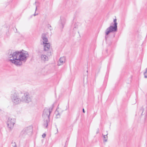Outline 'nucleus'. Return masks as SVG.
Listing matches in <instances>:
<instances>
[{
    "label": "nucleus",
    "mask_w": 147,
    "mask_h": 147,
    "mask_svg": "<svg viewBox=\"0 0 147 147\" xmlns=\"http://www.w3.org/2000/svg\"><path fill=\"white\" fill-rule=\"evenodd\" d=\"M38 53L39 54V53H41V52L40 51L38 50Z\"/></svg>",
    "instance_id": "b1692460"
},
{
    "label": "nucleus",
    "mask_w": 147,
    "mask_h": 147,
    "mask_svg": "<svg viewBox=\"0 0 147 147\" xmlns=\"http://www.w3.org/2000/svg\"><path fill=\"white\" fill-rule=\"evenodd\" d=\"M29 54L28 52L23 50L20 51V54L19 56L18 62V66H20L22 64V61H26L27 59V57H28Z\"/></svg>",
    "instance_id": "f03ea898"
},
{
    "label": "nucleus",
    "mask_w": 147,
    "mask_h": 147,
    "mask_svg": "<svg viewBox=\"0 0 147 147\" xmlns=\"http://www.w3.org/2000/svg\"><path fill=\"white\" fill-rule=\"evenodd\" d=\"M108 134L105 135H103V138H104V142H106L107 141V135Z\"/></svg>",
    "instance_id": "dca6fc26"
},
{
    "label": "nucleus",
    "mask_w": 147,
    "mask_h": 147,
    "mask_svg": "<svg viewBox=\"0 0 147 147\" xmlns=\"http://www.w3.org/2000/svg\"><path fill=\"white\" fill-rule=\"evenodd\" d=\"M144 111V109L142 108H141L140 110V111L141 112H142L141 114L142 115H143L142 114L143 112Z\"/></svg>",
    "instance_id": "aec40b11"
},
{
    "label": "nucleus",
    "mask_w": 147,
    "mask_h": 147,
    "mask_svg": "<svg viewBox=\"0 0 147 147\" xmlns=\"http://www.w3.org/2000/svg\"><path fill=\"white\" fill-rule=\"evenodd\" d=\"M46 134L45 133L43 134L42 135V137L43 138H45L46 137Z\"/></svg>",
    "instance_id": "412c9836"
},
{
    "label": "nucleus",
    "mask_w": 147,
    "mask_h": 147,
    "mask_svg": "<svg viewBox=\"0 0 147 147\" xmlns=\"http://www.w3.org/2000/svg\"><path fill=\"white\" fill-rule=\"evenodd\" d=\"M12 144H13V147H17L16 144L15 142H14L13 143V142H12Z\"/></svg>",
    "instance_id": "a211bd4d"
},
{
    "label": "nucleus",
    "mask_w": 147,
    "mask_h": 147,
    "mask_svg": "<svg viewBox=\"0 0 147 147\" xmlns=\"http://www.w3.org/2000/svg\"><path fill=\"white\" fill-rule=\"evenodd\" d=\"M22 94V93H18L16 91H14L12 93L11 95V98L13 102L15 105L18 104L20 103L21 102Z\"/></svg>",
    "instance_id": "f257e3e1"
},
{
    "label": "nucleus",
    "mask_w": 147,
    "mask_h": 147,
    "mask_svg": "<svg viewBox=\"0 0 147 147\" xmlns=\"http://www.w3.org/2000/svg\"><path fill=\"white\" fill-rule=\"evenodd\" d=\"M114 24L112 23L111 24H113V26H111L108 28H107L105 31V38L106 40L107 39V36L110 32H116L117 31V19L115 18L113 20Z\"/></svg>",
    "instance_id": "7ed1b4c3"
},
{
    "label": "nucleus",
    "mask_w": 147,
    "mask_h": 147,
    "mask_svg": "<svg viewBox=\"0 0 147 147\" xmlns=\"http://www.w3.org/2000/svg\"><path fill=\"white\" fill-rule=\"evenodd\" d=\"M55 113L56 114V117L57 118H59L60 117V114L59 113L58 111H57V110H56V111H55Z\"/></svg>",
    "instance_id": "2eb2a0df"
},
{
    "label": "nucleus",
    "mask_w": 147,
    "mask_h": 147,
    "mask_svg": "<svg viewBox=\"0 0 147 147\" xmlns=\"http://www.w3.org/2000/svg\"><path fill=\"white\" fill-rule=\"evenodd\" d=\"M22 102H24L26 103H29L31 102L32 98L30 96L29 93L28 92H26L24 93H22L21 96Z\"/></svg>",
    "instance_id": "423d86ee"
},
{
    "label": "nucleus",
    "mask_w": 147,
    "mask_h": 147,
    "mask_svg": "<svg viewBox=\"0 0 147 147\" xmlns=\"http://www.w3.org/2000/svg\"><path fill=\"white\" fill-rule=\"evenodd\" d=\"M36 3H38V2H37L36 1H35V3H34V4H35V5H36ZM37 6H36V10H35V13H34V14H33V15H34V16H36V15H38V14H37H37H35L36 12V10H37Z\"/></svg>",
    "instance_id": "f3484780"
},
{
    "label": "nucleus",
    "mask_w": 147,
    "mask_h": 147,
    "mask_svg": "<svg viewBox=\"0 0 147 147\" xmlns=\"http://www.w3.org/2000/svg\"><path fill=\"white\" fill-rule=\"evenodd\" d=\"M16 31H17V29H16Z\"/></svg>",
    "instance_id": "c85d7f7f"
},
{
    "label": "nucleus",
    "mask_w": 147,
    "mask_h": 147,
    "mask_svg": "<svg viewBox=\"0 0 147 147\" xmlns=\"http://www.w3.org/2000/svg\"><path fill=\"white\" fill-rule=\"evenodd\" d=\"M41 60L44 61L48 60V57L45 55H42L41 56Z\"/></svg>",
    "instance_id": "4468645a"
},
{
    "label": "nucleus",
    "mask_w": 147,
    "mask_h": 147,
    "mask_svg": "<svg viewBox=\"0 0 147 147\" xmlns=\"http://www.w3.org/2000/svg\"><path fill=\"white\" fill-rule=\"evenodd\" d=\"M42 38L43 41V44H45L47 43V42L48 41V39L45 33H43L42 34Z\"/></svg>",
    "instance_id": "9b49d317"
},
{
    "label": "nucleus",
    "mask_w": 147,
    "mask_h": 147,
    "mask_svg": "<svg viewBox=\"0 0 147 147\" xmlns=\"http://www.w3.org/2000/svg\"><path fill=\"white\" fill-rule=\"evenodd\" d=\"M32 131V126H30L28 127L24 128L21 131L20 137H24L26 134H31Z\"/></svg>",
    "instance_id": "0eeeda50"
},
{
    "label": "nucleus",
    "mask_w": 147,
    "mask_h": 147,
    "mask_svg": "<svg viewBox=\"0 0 147 147\" xmlns=\"http://www.w3.org/2000/svg\"><path fill=\"white\" fill-rule=\"evenodd\" d=\"M145 71H146V72H147V67Z\"/></svg>",
    "instance_id": "a878e982"
},
{
    "label": "nucleus",
    "mask_w": 147,
    "mask_h": 147,
    "mask_svg": "<svg viewBox=\"0 0 147 147\" xmlns=\"http://www.w3.org/2000/svg\"><path fill=\"white\" fill-rule=\"evenodd\" d=\"M99 130L98 129V130L96 132V133L97 134L99 132Z\"/></svg>",
    "instance_id": "393cba45"
},
{
    "label": "nucleus",
    "mask_w": 147,
    "mask_h": 147,
    "mask_svg": "<svg viewBox=\"0 0 147 147\" xmlns=\"http://www.w3.org/2000/svg\"><path fill=\"white\" fill-rule=\"evenodd\" d=\"M12 54L10 55L9 56V58H11V57H12V58H13V56H12Z\"/></svg>",
    "instance_id": "4be33fe9"
},
{
    "label": "nucleus",
    "mask_w": 147,
    "mask_h": 147,
    "mask_svg": "<svg viewBox=\"0 0 147 147\" xmlns=\"http://www.w3.org/2000/svg\"><path fill=\"white\" fill-rule=\"evenodd\" d=\"M44 121L43 123V126L45 128H47L48 126V123L50 121V118H44Z\"/></svg>",
    "instance_id": "9d476101"
},
{
    "label": "nucleus",
    "mask_w": 147,
    "mask_h": 147,
    "mask_svg": "<svg viewBox=\"0 0 147 147\" xmlns=\"http://www.w3.org/2000/svg\"><path fill=\"white\" fill-rule=\"evenodd\" d=\"M82 111L83 113H85V111L84 109V108L82 109Z\"/></svg>",
    "instance_id": "5701e85b"
},
{
    "label": "nucleus",
    "mask_w": 147,
    "mask_h": 147,
    "mask_svg": "<svg viewBox=\"0 0 147 147\" xmlns=\"http://www.w3.org/2000/svg\"><path fill=\"white\" fill-rule=\"evenodd\" d=\"M57 131L58 132V129L57 128Z\"/></svg>",
    "instance_id": "cd10ccee"
},
{
    "label": "nucleus",
    "mask_w": 147,
    "mask_h": 147,
    "mask_svg": "<svg viewBox=\"0 0 147 147\" xmlns=\"http://www.w3.org/2000/svg\"><path fill=\"white\" fill-rule=\"evenodd\" d=\"M54 107V104L52 105V107L49 109L45 108L43 111L42 117L43 118H50V114Z\"/></svg>",
    "instance_id": "39448f33"
},
{
    "label": "nucleus",
    "mask_w": 147,
    "mask_h": 147,
    "mask_svg": "<svg viewBox=\"0 0 147 147\" xmlns=\"http://www.w3.org/2000/svg\"><path fill=\"white\" fill-rule=\"evenodd\" d=\"M77 28V27H76V26H75V27H74V28Z\"/></svg>",
    "instance_id": "bb28decb"
},
{
    "label": "nucleus",
    "mask_w": 147,
    "mask_h": 147,
    "mask_svg": "<svg viewBox=\"0 0 147 147\" xmlns=\"http://www.w3.org/2000/svg\"><path fill=\"white\" fill-rule=\"evenodd\" d=\"M65 58L64 57H61L59 59V62H58V65H62L65 62Z\"/></svg>",
    "instance_id": "ddd939ff"
},
{
    "label": "nucleus",
    "mask_w": 147,
    "mask_h": 147,
    "mask_svg": "<svg viewBox=\"0 0 147 147\" xmlns=\"http://www.w3.org/2000/svg\"><path fill=\"white\" fill-rule=\"evenodd\" d=\"M20 54V51H16L13 52L12 56H13V59H9V61L11 63L14 64L15 65L18 66V62L19 56Z\"/></svg>",
    "instance_id": "20e7f679"
},
{
    "label": "nucleus",
    "mask_w": 147,
    "mask_h": 147,
    "mask_svg": "<svg viewBox=\"0 0 147 147\" xmlns=\"http://www.w3.org/2000/svg\"><path fill=\"white\" fill-rule=\"evenodd\" d=\"M16 120L15 119H12L10 117H9L7 122V124L8 127L10 128H12L13 127L14 124L15 123Z\"/></svg>",
    "instance_id": "6e6552de"
},
{
    "label": "nucleus",
    "mask_w": 147,
    "mask_h": 147,
    "mask_svg": "<svg viewBox=\"0 0 147 147\" xmlns=\"http://www.w3.org/2000/svg\"><path fill=\"white\" fill-rule=\"evenodd\" d=\"M65 22L66 20L65 18L63 16H61L60 20L59 21V26L62 28H63Z\"/></svg>",
    "instance_id": "1a4fd4ad"
},
{
    "label": "nucleus",
    "mask_w": 147,
    "mask_h": 147,
    "mask_svg": "<svg viewBox=\"0 0 147 147\" xmlns=\"http://www.w3.org/2000/svg\"><path fill=\"white\" fill-rule=\"evenodd\" d=\"M144 78H147V72H146V71H145V72L144 73Z\"/></svg>",
    "instance_id": "6ab92c4d"
},
{
    "label": "nucleus",
    "mask_w": 147,
    "mask_h": 147,
    "mask_svg": "<svg viewBox=\"0 0 147 147\" xmlns=\"http://www.w3.org/2000/svg\"><path fill=\"white\" fill-rule=\"evenodd\" d=\"M44 45V51H46L48 50L50 47V44L49 43H47Z\"/></svg>",
    "instance_id": "f8f14e48"
}]
</instances>
